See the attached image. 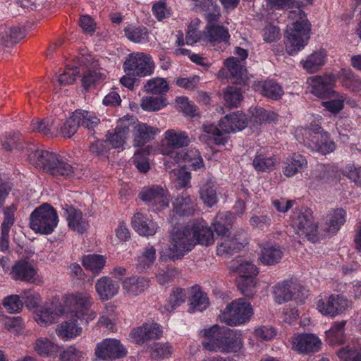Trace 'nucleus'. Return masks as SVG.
I'll list each match as a JSON object with an SVG mask.
<instances>
[{
  "mask_svg": "<svg viewBox=\"0 0 361 361\" xmlns=\"http://www.w3.org/2000/svg\"><path fill=\"white\" fill-rule=\"evenodd\" d=\"M25 154L31 164L51 176L68 178L74 173L73 166L65 158L53 152L30 144L25 149Z\"/></svg>",
  "mask_w": 361,
  "mask_h": 361,
  "instance_id": "1",
  "label": "nucleus"
},
{
  "mask_svg": "<svg viewBox=\"0 0 361 361\" xmlns=\"http://www.w3.org/2000/svg\"><path fill=\"white\" fill-rule=\"evenodd\" d=\"M312 121L307 128L298 127L294 136L299 142H302L312 150L323 155L331 153L336 149L335 142L331 140L330 134L321 126L322 116H312Z\"/></svg>",
  "mask_w": 361,
  "mask_h": 361,
  "instance_id": "2",
  "label": "nucleus"
},
{
  "mask_svg": "<svg viewBox=\"0 0 361 361\" xmlns=\"http://www.w3.org/2000/svg\"><path fill=\"white\" fill-rule=\"evenodd\" d=\"M203 335L205 340L202 342V345L206 350L210 351L235 353L243 347L240 331L214 325L204 329Z\"/></svg>",
  "mask_w": 361,
  "mask_h": 361,
  "instance_id": "3",
  "label": "nucleus"
},
{
  "mask_svg": "<svg viewBox=\"0 0 361 361\" xmlns=\"http://www.w3.org/2000/svg\"><path fill=\"white\" fill-rule=\"evenodd\" d=\"M285 36L286 51L289 55H295L307 44L310 39V23L305 13L297 8L290 11Z\"/></svg>",
  "mask_w": 361,
  "mask_h": 361,
  "instance_id": "4",
  "label": "nucleus"
},
{
  "mask_svg": "<svg viewBox=\"0 0 361 361\" xmlns=\"http://www.w3.org/2000/svg\"><path fill=\"white\" fill-rule=\"evenodd\" d=\"M247 118L245 114L236 111L225 116L219 121V128L212 123H204L202 130L204 134L199 139L202 142L208 143L213 140L216 145H224L227 142L228 137L226 134L242 130L245 128Z\"/></svg>",
  "mask_w": 361,
  "mask_h": 361,
  "instance_id": "5",
  "label": "nucleus"
},
{
  "mask_svg": "<svg viewBox=\"0 0 361 361\" xmlns=\"http://www.w3.org/2000/svg\"><path fill=\"white\" fill-rule=\"evenodd\" d=\"M195 246V241L192 236L189 225L174 228L171 235L170 243L159 252L162 261L173 260L182 258Z\"/></svg>",
  "mask_w": 361,
  "mask_h": 361,
  "instance_id": "6",
  "label": "nucleus"
},
{
  "mask_svg": "<svg viewBox=\"0 0 361 361\" xmlns=\"http://www.w3.org/2000/svg\"><path fill=\"white\" fill-rule=\"evenodd\" d=\"M290 224L297 235L305 237L313 243L318 241L322 236L314 221L312 210L307 207H302L294 209L291 215Z\"/></svg>",
  "mask_w": 361,
  "mask_h": 361,
  "instance_id": "7",
  "label": "nucleus"
},
{
  "mask_svg": "<svg viewBox=\"0 0 361 361\" xmlns=\"http://www.w3.org/2000/svg\"><path fill=\"white\" fill-rule=\"evenodd\" d=\"M59 217L53 207L43 204L36 208L30 215V228L37 233L50 234L57 226Z\"/></svg>",
  "mask_w": 361,
  "mask_h": 361,
  "instance_id": "8",
  "label": "nucleus"
},
{
  "mask_svg": "<svg viewBox=\"0 0 361 361\" xmlns=\"http://www.w3.org/2000/svg\"><path fill=\"white\" fill-rule=\"evenodd\" d=\"M253 314L250 303L239 298L228 304L220 313L219 320L229 326H238L247 322Z\"/></svg>",
  "mask_w": 361,
  "mask_h": 361,
  "instance_id": "9",
  "label": "nucleus"
},
{
  "mask_svg": "<svg viewBox=\"0 0 361 361\" xmlns=\"http://www.w3.org/2000/svg\"><path fill=\"white\" fill-rule=\"evenodd\" d=\"M190 140L187 133L175 129H169L164 133V140L160 148L161 154L173 158L178 163L184 155L176 149L189 145Z\"/></svg>",
  "mask_w": 361,
  "mask_h": 361,
  "instance_id": "10",
  "label": "nucleus"
},
{
  "mask_svg": "<svg viewBox=\"0 0 361 361\" xmlns=\"http://www.w3.org/2000/svg\"><path fill=\"white\" fill-rule=\"evenodd\" d=\"M274 300L282 304L289 300H295L298 303H303L307 298V290L295 280L284 281L274 287Z\"/></svg>",
  "mask_w": 361,
  "mask_h": 361,
  "instance_id": "11",
  "label": "nucleus"
},
{
  "mask_svg": "<svg viewBox=\"0 0 361 361\" xmlns=\"http://www.w3.org/2000/svg\"><path fill=\"white\" fill-rule=\"evenodd\" d=\"M123 68L126 73H133L137 77L144 78L153 74L155 64L149 54L144 52H133L127 56Z\"/></svg>",
  "mask_w": 361,
  "mask_h": 361,
  "instance_id": "12",
  "label": "nucleus"
},
{
  "mask_svg": "<svg viewBox=\"0 0 361 361\" xmlns=\"http://www.w3.org/2000/svg\"><path fill=\"white\" fill-rule=\"evenodd\" d=\"M352 302L341 294H331L319 298L316 302L317 310L324 316L336 317L351 307Z\"/></svg>",
  "mask_w": 361,
  "mask_h": 361,
  "instance_id": "13",
  "label": "nucleus"
},
{
  "mask_svg": "<svg viewBox=\"0 0 361 361\" xmlns=\"http://www.w3.org/2000/svg\"><path fill=\"white\" fill-rule=\"evenodd\" d=\"M142 200L152 207L154 212H159L169 205L170 198L167 190L159 185L145 188L140 193Z\"/></svg>",
  "mask_w": 361,
  "mask_h": 361,
  "instance_id": "14",
  "label": "nucleus"
},
{
  "mask_svg": "<svg viewBox=\"0 0 361 361\" xmlns=\"http://www.w3.org/2000/svg\"><path fill=\"white\" fill-rule=\"evenodd\" d=\"M228 73L235 82H244L247 78L245 63L234 56L224 61V67L219 71L217 75L219 78L224 80L228 78Z\"/></svg>",
  "mask_w": 361,
  "mask_h": 361,
  "instance_id": "15",
  "label": "nucleus"
},
{
  "mask_svg": "<svg viewBox=\"0 0 361 361\" xmlns=\"http://www.w3.org/2000/svg\"><path fill=\"white\" fill-rule=\"evenodd\" d=\"M292 349L301 354L317 352L322 345L318 336L313 334H299L290 339Z\"/></svg>",
  "mask_w": 361,
  "mask_h": 361,
  "instance_id": "16",
  "label": "nucleus"
},
{
  "mask_svg": "<svg viewBox=\"0 0 361 361\" xmlns=\"http://www.w3.org/2000/svg\"><path fill=\"white\" fill-rule=\"evenodd\" d=\"M130 133V121L120 119L115 128L109 130L105 136V142L110 147L123 149L126 144Z\"/></svg>",
  "mask_w": 361,
  "mask_h": 361,
  "instance_id": "17",
  "label": "nucleus"
},
{
  "mask_svg": "<svg viewBox=\"0 0 361 361\" xmlns=\"http://www.w3.org/2000/svg\"><path fill=\"white\" fill-rule=\"evenodd\" d=\"M64 314L61 304L51 302L37 307L34 312V319L40 326H48Z\"/></svg>",
  "mask_w": 361,
  "mask_h": 361,
  "instance_id": "18",
  "label": "nucleus"
},
{
  "mask_svg": "<svg viewBox=\"0 0 361 361\" xmlns=\"http://www.w3.org/2000/svg\"><path fill=\"white\" fill-rule=\"evenodd\" d=\"M126 355V350L121 342L115 338H106L98 343L95 355L102 360L118 359Z\"/></svg>",
  "mask_w": 361,
  "mask_h": 361,
  "instance_id": "19",
  "label": "nucleus"
},
{
  "mask_svg": "<svg viewBox=\"0 0 361 361\" xmlns=\"http://www.w3.org/2000/svg\"><path fill=\"white\" fill-rule=\"evenodd\" d=\"M161 326L154 322L145 323L133 329L129 334V339L135 343L143 344L150 339H157L162 336Z\"/></svg>",
  "mask_w": 361,
  "mask_h": 361,
  "instance_id": "20",
  "label": "nucleus"
},
{
  "mask_svg": "<svg viewBox=\"0 0 361 361\" xmlns=\"http://www.w3.org/2000/svg\"><path fill=\"white\" fill-rule=\"evenodd\" d=\"M192 236L197 244L209 246L214 243V233L207 223L202 219H196L189 225Z\"/></svg>",
  "mask_w": 361,
  "mask_h": 361,
  "instance_id": "21",
  "label": "nucleus"
},
{
  "mask_svg": "<svg viewBox=\"0 0 361 361\" xmlns=\"http://www.w3.org/2000/svg\"><path fill=\"white\" fill-rule=\"evenodd\" d=\"M92 298L87 291L75 292L66 296L65 303L72 309L71 315L83 314V311L92 305Z\"/></svg>",
  "mask_w": 361,
  "mask_h": 361,
  "instance_id": "22",
  "label": "nucleus"
},
{
  "mask_svg": "<svg viewBox=\"0 0 361 361\" xmlns=\"http://www.w3.org/2000/svg\"><path fill=\"white\" fill-rule=\"evenodd\" d=\"M247 244V239L240 235L237 237L229 234L221 236L217 245L216 252L219 256H226L241 250Z\"/></svg>",
  "mask_w": 361,
  "mask_h": 361,
  "instance_id": "23",
  "label": "nucleus"
},
{
  "mask_svg": "<svg viewBox=\"0 0 361 361\" xmlns=\"http://www.w3.org/2000/svg\"><path fill=\"white\" fill-rule=\"evenodd\" d=\"M64 215L68 227L79 233H83L88 227V222L82 213L72 205L66 204L63 207Z\"/></svg>",
  "mask_w": 361,
  "mask_h": 361,
  "instance_id": "24",
  "label": "nucleus"
},
{
  "mask_svg": "<svg viewBox=\"0 0 361 361\" xmlns=\"http://www.w3.org/2000/svg\"><path fill=\"white\" fill-rule=\"evenodd\" d=\"M336 82L334 75L312 76L307 79L310 91L317 97H322L330 92Z\"/></svg>",
  "mask_w": 361,
  "mask_h": 361,
  "instance_id": "25",
  "label": "nucleus"
},
{
  "mask_svg": "<svg viewBox=\"0 0 361 361\" xmlns=\"http://www.w3.org/2000/svg\"><path fill=\"white\" fill-rule=\"evenodd\" d=\"M150 284L149 278L141 276H133L126 278L122 281V288L126 295L128 296H137L145 290Z\"/></svg>",
  "mask_w": 361,
  "mask_h": 361,
  "instance_id": "26",
  "label": "nucleus"
},
{
  "mask_svg": "<svg viewBox=\"0 0 361 361\" xmlns=\"http://www.w3.org/2000/svg\"><path fill=\"white\" fill-rule=\"evenodd\" d=\"M10 274L16 281L34 282L37 276V269L27 261H18L13 266Z\"/></svg>",
  "mask_w": 361,
  "mask_h": 361,
  "instance_id": "27",
  "label": "nucleus"
},
{
  "mask_svg": "<svg viewBox=\"0 0 361 361\" xmlns=\"http://www.w3.org/2000/svg\"><path fill=\"white\" fill-rule=\"evenodd\" d=\"M346 220V212L343 208H336L326 215L323 229L327 235L336 234Z\"/></svg>",
  "mask_w": 361,
  "mask_h": 361,
  "instance_id": "28",
  "label": "nucleus"
},
{
  "mask_svg": "<svg viewBox=\"0 0 361 361\" xmlns=\"http://www.w3.org/2000/svg\"><path fill=\"white\" fill-rule=\"evenodd\" d=\"M120 286L118 282L108 276L99 278L95 283V290L102 300H109L116 295Z\"/></svg>",
  "mask_w": 361,
  "mask_h": 361,
  "instance_id": "29",
  "label": "nucleus"
},
{
  "mask_svg": "<svg viewBox=\"0 0 361 361\" xmlns=\"http://www.w3.org/2000/svg\"><path fill=\"white\" fill-rule=\"evenodd\" d=\"M259 259L265 265H273L278 263L282 258V251L276 244L269 241L260 245Z\"/></svg>",
  "mask_w": 361,
  "mask_h": 361,
  "instance_id": "30",
  "label": "nucleus"
},
{
  "mask_svg": "<svg viewBox=\"0 0 361 361\" xmlns=\"http://www.w3.org/2000/svg\"><path fill=\"white\" fill-rule=\"evenodd\" d=\"M307 166L306 158L301 154L294 153L285 159L282 171L286 177H292Z\"/></svg>",
  "mask_w": 361,
  "mask_h": 361,
  "instance_id": "31",
  "label": "nucleus"
},
{
  "mask_svg": "<svg viewBox=\"0 0 361 361\" xmlns=\"http://www.w3.org/2000/svg\"><path fill=\"white\" fill-rule=\"evenodd\" d=\"M133 229L140 235L149 236L156 233L157 225L141 213H136L132 219Z\"/></svg>",
  "mask_w": 361,
  "mask_h": 361,
  "instance_id": "32",
  "label": "nucleus"
},
{
  "mask_svg": "<svg viewBox=\"0 0 361 361\" xmlns=\"http://www.w3.org/2000/svg\"><path fill=\"white\" fill-rule=\"evenodd\" d=\"M82 329L75 319H67L56 329L57 336L63 341H71L82 334Z\"/></svg>",
  "mask_w": 361,
  "mask_h": 361,
  "instance_id": "33",
  "label": "nucleus"
},
{
  "mask_svg": "<svg viewBox=\"0 0 361 361\" xmlns=\"http://www.w3.org/2000/svg\"><path fill=\"white\" fill-rule=\"evenodd\" d=\"M230 35L228 29L219 25H207L204 33V39L213 46L216 44H228Z\"/></svg>",
  "mask_w": 361,
  "mask_h": 361,
  "instance_id": "34",
  "label": "nucleus"
},
{
  "mask_svg": "<svg viewBox=\"0 0 361 361\" xmlns=\"http://www.w3.org/2000/svg\"><path fill=\"white\" fill-rule=\"evenodd\" d=\"M326 51L319 49L308 55L300 61L302 68L310 73L318 71L326 63Z\"/></svg>",
  "mask_w": 361,
  "mask_h": 361,
  "instance_id": "35",
  "label": "nucleus"
},
{
  "mask_svg": "<svg viewBox=\"0 0 361 361\" xmlns=\"http://www.w3.org/2000/svg\"><path fill=\"white\" fill-rule=\"evenodd\" d=\"M253 88L262 95L277 100L283 94L282 87L273 80L258 81L253 84Z\"/></svg>",
  "mask_w": 361,
  "mask_h": 361,
  "instance_id": "36",
  "label": "nucleus"
},
{
  "mask_svg": "<svg viewBox=\"0 0 361 361\" xmlns=\"http://www.w3.org/2000/svg\"><path fill=\"white\" fill-rule=\"evenodd\" d=\"M279 159L263 152H258L252 161V166L257 172H269L274 169Z\"/></svg>",
  "mask_w": 361,
  "mask_h": 361,
  "instance_id": "37",
  "label": "nucleus"
},
{
  "mask_svg": "<svg viewBox=\"0 0 361 361\" xmlns=\"http://www.w3.org/2000/svg\"><path fill=\"white\" fill-rule=\"evenodd\" d=\"M345 321L335 322L331 328L325 331L326 341L330 345H341L345 343L346 340L345 334Z\"/></svg>",
  "mask_w": 361,
  "mask_h": 361,
  "instance_id": "38",
  "label": "nucleus"
},
{
  "mask_svg": "<svg viewBox=\"0 0 361 361\" xmlns=\"http://www.w3.org/2000/svg\"><path fill=\"white\" fill-rule=\"evenodd\" d=\"M173 212L180 216L192 215L195 210V204L187 194L178 196L173 202Z\"/></svg>",
  "mask_w": 361,
  "mask_h": 361,
  "instance_id": "39",
  "label": "nucleus"
},
{
  "mask_svg": "<svg viewBox=\"0 0 361 361\" xmlns=\"http://www.w3.org/2000/svg\"><path fill=\"white\" fill-rule=\"evenodd\" d=\"M157 128L149 126L145 123H137L134 128V142L135 146H140L153 139L159 133Z\"/></svg>",
  "mask_w": 361,
  "mask_h": 361,
  "instance_id": "40",
  "label": "nucleus"
},
{
  "mask_svg": "<svg viewBox=\"0 0 361 361\" xmlns=\"http://www.w3.org/2000/svg\"><path fill=\"white\" fill-rule=\"evenodd\" d=\"M34 350L42 357H52L59 353V346L47 338H39L35 341Z\"/></svg>",
  "mask_w": 361,
  "mask_h": 361,
  "instance_id": "41",
  "label": "nucleus"
},
{
  "mask_svg": "<svg viewBox=\"0 0 361 361\" xmlns=\"http://www.w3.org/2000/svg\"><path fill=\"white\" fill-rule=\"evenodd\" d=\"M143 90L149 94L163 97L169 90V85L166 79L154 77L147 80L143 85Z\"/></svg>",
  "mask_w": 361,
  "mask_h": 361,
  "instance_id": "42",
  "label": "nucleus"
},
{
  "mask_svg": "<svg viewBox=\"0 0 361 361\" xmlns=\"http://www.w3.org/2000/svg\"><path fill=\"white\" fill-rule=\"evenodd\" d=\"M186 290L180 288H176L171 293L167 304L161 307L160 311L162 314H171L173 312L177 307L184 303L186 301Z\"/></svg>",
  "mask_w": 361,
  "mask_h": 361,
  "instance_id": "43",
  "label": "nucleus"
},
{
  "mask_svg": "<svg viewBox=\"0 0 361 361\" xmlns=\"http://www.w3.org/2000/svg\"><path fill=\"white\" fill-rule=\"evenodd\" d=\"M341 361H361V345L357 343H348L336 352Z\"/></svg>",
  "mask_w": 361,
  "mask_h": 361,
  "instance_id": "44",
  "label": "nucleus"
},
{
  "mask_svg": "<svg viewBox=\"0 0 361 361\" xmlns=\"http://www.w3.org/2000/svg\"><path fill=\"white\" fill-rule=\"evenodd\" d=\"M73 118L76 119L79 126L89 130L93 129L100 122L94 113L82 109L75 110L73 112Z\"/></svg>",
  "mask_w": 361,
  "mask_h": 361,
  "instance_id": "45",
  "label": "nucleus"
},
{
  "mask_svg": "<svg viewBox=\"0 0 361 361\" xmlns=\"http://www.w3.org/2000/svg\"><path fill=\"white\" fill-rule=\"evenodd\" d=\"M106 262L104 256L97 254H89L82 257V264L85 269L95 274H99Z\"/></svg>",
  "mask_w": 361,
  "mask_h": 361,
  "instance_id": "46",
  "label": "nucleus"
},
{
  "mask_svg": "<svg viewBox=\"0 0 361 361\" xmlns=\"http://www.w3.org/2000/svg\"><path fill=\"white\" fill-rule=\"evenodd\" d=\"M152 147L147 146L143 148L137 149L132 158V161L135 167L142 173L147 172L150 169V165L147 156L152 152Z\"/></svg>",
  "mask_w": 361,
  "mask_h": 361,
  "instance_id": "47",
  "label": "nucleus"
},
{
  "mask_svg": "<svg viewBox=\"0 0 361 361\" xmlns=\"http://www.w3.org/2000/svg\"><path fill=\"white\" fill-rule=\"evenodd\" d=\"M126 37L131 42L137 44H145L149 41V32L143 26L129 25L124 29Z\"/></svg>",
  "mask_w": 361,
  "mask_h": 361,
  "instance_id": "48",
  "label": "nucleus"
},
{
  "mask_svg": "<svg viewBox=\"0 0 361 361\" xmlns=\"http://www.w3.org/2000/svg\"><path fill=\"white\" fill-rule=\"evenodd\" d=\"M338 77L343 86L355 92L361 94V79L355 76L350 69H342Z\"/></svg>",
  "mask_w": 361,
  "mask_h": 361,
  "instance_id": "49",
  "label": "nucleus"
},
{
  "mask_svg": "<svg viewBox=\"0 0 361 361\" xmlns=\"http://www.w3.org/2000/svg\"><path fill=\"white\" fill-rule=\"evenodd\" d=\"M232 223V214L226 212L218 214L212 225L218 235L226 236V234L228 231Z\"/></svg>",
  "mask_w": 361,
  "mask_h": 361,
  "instance_id": "50",
  "label": "nucleus"
},
{
  "mask_svg": "<svg viewBox=\"0 0 361 361\" xmlns=\"http://www.w3.org/2000/svg\"><path fill=\"white\" fill-rule=\"evenodd\" d=\"M149 351L153 359L163 360L171 357L173 353V348L168 342H157L150 345Z\"/></svg>",
  "mask_w": 361,
  "mask_h": 361,
  "instance_id": "51",
  "label": "nucleus"
},
{
  "mask_svg": "<svg viewBox=\"0 0 361 361\" xmlns=\"http://www.w3.org/2000/svg\"><path fill=\"white\" fill-rule=\"evenodd\" d=\"M167 104L164 97L146 96L141 99L140 106L147 111H157L165 107Z\"/></svg>",
  "mask_w": 361,
  "mask_h": 361,
  "instance_id": "52",
  "label": "nucleus"
},
{
  "mask_svg": "<svg viewBox=\"0 0 361 361\" xmlns=\"http://www.w3.org/2000/svg\"><path fill=\"white\" fill-rule=\"evenodd\" d=\"M156 259V249L154 246L146 247L137 257V268L143 271L152 265Z\"/></svg>",
  "mask_w": 361,
  "mask_h": 361,
  "instance_id": "53",
  "label": "nucleus"
},
{
  "mask_svg": "<svg viewBox=\"0 0 361 361\" xmlns=\"http://www.w3.org/2000/svg\"><path fill=\"white\" fill-rule=\"evenodd\" d=\"M200 195L203 202L208 207H212L217 202L214 183L209 180L200 190Z\"/></svg>",
  "mask_w": 361,
  "mask_h": 361,
  "instance_id": "54",
  "label": "nucleus"
},
{
  "mask_svg": "<svg viewBox=\"0 0 361 361\" xmlns=\"http://www.w3.org/2000/svg\"><path fill=\"white\" fill-rule=\"evenodd\" d=\"M192 312H202L209 306V299L206 293L199 289H195L194 293L190 300Z\"/></svg>",
  "mask_w": 361,
  "mask_h": 361,
  "instance_id": "55",
  "label": "nucleus"
},
{
  "mask_svg": "<svg viewBox=\"0 0 361 361\" xmlns=\"http://www.w3.org/2000/svg\"><path fill=\"white\" fill-rule=\"evenodd\" d=\"M23 38V32L19 27H0V41L2 43L14 44Z\"/></svg>",
  "mask_w": 361,
  "mask_h": 361,
  "instance_id": "56",
  "label": "nucleus"
},
{
  "mask_svg": "<svg viewBox=\"0 0 361 361\" xmlns=\"http://www.w3.org/2000/svg\"><path fill=\"white\" fill-rule=\"evenodd\" d=\"M233 266L239 274L238 277H255L258 273L256 266L249 261L237 259Z\"/></svg>",
  "mask_w": 361,
  "mask_h": 361,
  "instance_id": "57",
  "label": "nucleus"
},
{
  "mask_svg": "<svg viewBox=\"0 0 361 361\" xmlns=\"http://www.w3.org/2000/svg\"><path fill=\"white\" fill-rule=\"evenodd\" d=\"M238 286L241 293L246 297L252 298L255 294V277H238Z\"/></svg>",
  "mask_w": 361,
  "mask_h": 361,
  "instance_id": "58",
  "label": "nucleus"
},
{
  "mask_svg": "<svg viewBox=\"0 0 361 361\" xmlns=\"http://www.w3.org/2000/svg\"><path fill=\"white\" fill-rule=\"evenodd\" d=\"M243 99L240 89L235 87H228L224 92V99L230 107L238 106Z\"/></svg>",
  "mask_w": 361,
  "mask_h": 361,
  "instance_id": "59",
  "label": "nucleus"
},
{
  "mask_svg": "<svg viewBox=\"0 0 361 361\" xmlns=\"http://www.w3.org/2000/svg\"><path fill=\"white\" fill-rule=\"evenodd\" d=\"M31 128L32 131L40 133L45 135H53L54 122L50 119L32 120L31 121Z\"/></svg>",
  "mask_w": 361,
  "mask_h": 361,
  "instance_id": "60",
  "label": "nucleus"
},
{
  "mask_svg": "<svg viewBox=\"0 0 361 361\" xmlns=\"http://www.w3.org/2000/svg\"><path fill=\"white\" fill-rule=\"evenodd\" d=\"M18 295H11L3 300V306L11 314L18 313L23 309V304Z\"/></svg>",
  "mask_w": 361,
  "mask_h": 361,
  "instance_id": "61",
  "label": "nucleus"
},
{
  "mask_svg": "<svg viewBox=\"0 0 361 361\" xmlns=\"http://www.w3.org/2000/svg\"><path fill=\"white\" fill-rule=\"evenodd\" d=\"M1 323L6 329L16 334H19L23 329V321L20 317H4Z\"/></svg>",
  "mask_w": 361,
  "mask_h": 361,
  "instance_id": "62",
  "label": "nucleus"
},
{
  "mask_svg": "<svg viewBox=\"0 0 361 361\" xmlns=\"http://www.w3.org/2000/svg\"><path fill=\"white\" fill-rule=\"evenodd\" d=\"M83 353L74 345H70L64 348L59 353L61 361H81Z\"/></svg>",
  "mask_w": 361,
  "mask_h": 361,
  "instance_id": "63",
  "label": "nucleus"
},
{
  "mask_svg": "<svg viewBox=\"0 0 361 361\" xmlns=\"http://www.w3.org/2000/svg\"><path fill=\"white\" fill-rule=\"evenodd\" d=\"M17 210V206L15 204H11L4 209V221L1 224V230H4V232L10 231L11 228L15 223V213Z\"/></svg>",
  "mask_w": 361,
  "mask_h": 361,
  "instance_id": "64",
  "label": "nucleus"
}]
</instances>
